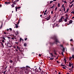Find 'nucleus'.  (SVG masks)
<instances>
[{
    "mask_svg": "<svg viewBox=\"0 0 74 74\" xmlns=\"http://www.w3.org/2000/svg\"><path fill=\"white\" fill-rule=\"evenodd\" d=\"M56 14H55L54 15V18H55V17H56Z\"/></svg>",
    "mask_w": 74,
    "mask_h": 74,
    "instance_id": "ea45409f",
    "label": "nucleus"
},
{
    "mask_svg": "<svg viewBox=\"0 0 74 74\" xmlns=\"http://www.w3.org/2000/svg\"><path fill=\"white\" fill-rule=\"evenodd\" d=\"M46 73V72L43 70L41 71V74H45Z\"/></svg>",
    "mask_w": 74,
    "mask_h": 74,
    "instance_id": "7ed1b4c3",
    "label": "nucleus"
},
{
    "mask_svg": "<svg viewBox=\"0 0 74 74\" xmlns=\"http://www.w3.org/2000/svg\"><path fill=\"white\" fill-rule=\"evenodd\" d=\"M11 6L12 7H15V6L14 5L12 4L11 5Z\"/></svg>",
    "mask_w": 74,
    "mask_h": 74,
    "instance_id": "7c9ffc66",
    "label": "nucleus"
},
{
    "mask_svg": "<svg viewBox=\"0 0 74 74\" xmlns=\"http://www.w3.org/2000/svg\"><path fill=\"white\" fill-rule=\"evenodd\" d=\"M69 58L70 60H71V57H69Z\"/></svg>",
    "mask_w": 74,
    "mask_h": 74,
    "instance_id": "338daca9",
    "label": "nucleus"
},
{
    "mask_svg": "<svg viewBox=\"0 0 74 74\" xmlns=\"http://www.w3.org/2000/svg\"><path fill=\"white\" fill-rule=\"evenodd\" d=\"M65 16L67 17H68V14H65Z\"/></svg>",
    "mask_w": 74,
    "mask_h": 74,
    "instance_id": "f704fd0d",
    "label": "nucleus"
},
{
    "mask_svg": "<svg viewBox=\"0 0 74 74\" xmlns=\"http://www.w3.org/2000/svg\"><path fill=\"white\" fill-rule=\"evenodd\" d=\"M15 33L16 35H18V34H19V32H18V31H17Z\"/></svg>",
    "mask_w": 74,
    "mask_h": 74,
    "instance_id": "ddd939ff",
    "label": "nucleus"
},
{
    "mask_svg": "<svg viewBox=\"0 0 74 74\" xmlns=\"http://www.w3.org/2000/svg\"><path fill=\"white\" fill-rule=\"evenodd\" d=\"M12 40H14V38H12Z\"/></svg>",
    "mask_w": 74,
    "mask_h": 74,
    "instance_id": "8fccbe9b",
    "label": "nucleus"
},
{
    "mask_svg": "<svg viewBox=\"0 0 74 74\" xmlns=\"http://www.w3.org/2000/svg\"><path fill=\"white\" fill-rule=\"evenodd\" d=\"M73 5H74V3H72L70 6H69V7H70V8H71L73 6Z\"/></svg>",
    "mask_w": 74,
    "mask_h": 74,
    "instance_id": "f8f14e48",
    "label": "nucleus"
},
{
    "mask_svg": "<svg viewBox=\"0 0 74 74\" xmlns=\"http://www.w3.org/2000/svg\"><path fill=\"white\" fill-rule=\"evenodd\" d=\"M16 28H18V25H16V26H15Z\"/></svg>",
    "mask_w": 74,
    "mask_h": 74,
    "instance_id": "b1692460",
    "label": "nucleus"
},
{
    "mask_svg": "<svg viewBox=\"0 0 74 74\" xmlns=\"http://www.w3.org/2000/svg\"><path fill=\"white\" fill-rule=\"evenodd\" d=\"M9 30H10V32H11V31L12 30V28H9Z\"/></svg>",
    "mask_w": 74,
    "mask_h": 74,
    "instance_id": "2f4dec72",
    "label": "nucleus"
},
{
    "mask_svg": "<svg viewBox=\"0 0 74 74\" xmlns=\"http://www.w3.org/2000/svg\"><path fill=\"white\" fill-rule=\"evenodd\" d=\"M4 40H5V38L3 37L2 38Z\"/></svg>",
    "mask_w": 74,
    "mask_h": 74,
    "instance_id": "a18cd8bd",
    "label": "nucleus"
},
{
    "mask_svg": "<svg viewBox=\"0 0 74 74\" xmlns=\"http://www.w3.org/2000/svg\"><path fill=\"white\" fill-rule=\"evenodd\" d=\"M54 40L56 42H59V40H58V39L56 38H55Z\"/></svg>",
    "mask_w": 74,
    "mask_h": 74,
    "instance_id": "20e7f679",
    "label": "nucleus"
},
{
    "mask_svg": "<svg viewBox=\"0 0 74 74\" xmlns=\"http://www.w3.org/2000/svg\"><path fill=\"white\" fill-rule=\"evenodd\" d=\"M69 8H68L67 9V10H66V12H68V11H69Z\"/></svg>",
    "mask_w": 74,
    "mask_h": 74,
    "instance_id": "72a5a7b5",
    "label": "nucleus"
},
{
    "mask_svg": "<svg viewBox=\"0 0 74 74\" xmlns=\"http://www.w3.org/2000/svg\"><path fill=\"white\" fill-rule=\"evenodd\" d=\"M11 45V44H10V43H9L8 44V45L9 47H11V45Z\"/></svg>",
    "mask_w": 74,
    "mask_h": 74,
    "instance_id": "f3484780",
    "label": "nucleus"
},
{
    "mask_svg": "<svg viewBox=\"0 0 74 74\" xmlns=\"http://www.w3.org/2000/svg\"><path fill=\"white\" fill-rule=\"evenodd\" d=\"M63 9H64V10H65L66 9H65V7H64L63 8Z\"/></svg>",
    "mask_w": 74,
    "mask_h": 74,
    "instance_id": "0e129e2a",
    "label": "nucleus"
},
{
    "mask_svg": "<svg viewBox=\"0 0 74 74\" xmlns=\"http://www.w3.org/2000/svg\"><path fill=\"white\" fill-rule=\"evenodd\" d=\"M72 58L74 59V55H72Z\"/></svg>",
    "mask_w": 74,
    "mask_h": 74,
    "instance_id": "5fc2aeb1",
    "label": "nucleus"
},
{
    "mask_svg": "<svg viewBox=\"0 0 74 74\" xmlns=\"http://www.w3.org/2000/svg\"><path fill=\"white\" fill-rule=\"evenodd\" d=\"M16 48L18 50H19V47L17 45L16 46Z\"/></svg>",
    "mask_w": 74,
    "mask_h": 74,
    "instance_id": "4be33fe9",
    "label": "nucleus"
},
{
    "mask_svg": "<svg viewBox=\"0 0 74 74\" xmlns=\"http://www.w3.org/2000/svg\"><path fill=\"white\" fill-rule=\"evenodd\" d=\"M39 56L41 57V54H39Z\"/></svg>",
    "mask_w": 74,
    "mask_h": 74,
    "instance_id": "603ef678",
    "label": "nucleus"
},
{
    "mask_svg": "<svg viewBox=\"0 0 74 74\" xmlns=\"http://www.w3.org/2000/svg\"><path fill=\"white\" fill-rule=\"evenodd\" d=\"M49 19H50V18H49L48 17V18H47V21H48L49 20Z\"/></svg>",
    "mask_w": 74,
    "mask_h": 74,
    "instance_id": "c756f323",
    "label": "nucleus"
},
{
    "mask_svg": "<svg viewBox=\"0 0 74 74\" xmlns=\"http://www.w3.org/2000/svg\"><path fill=\"white\" fill-rule=\"evenodd\" d=\"M7 31H9V29H7Z\"/></svg>",
    "mask_w": 74,
    "mask_h": 74,
    "instance_id": "e2e57ef3",
    "label": "nucleus"
},
{
    "mask_svg": "<svg viewBox=\"0 0 74 74\" xmlns=\"http://www.w3.org/2000/svg\"><path fill=\"white\" fill-rule=\"evenodd\" d=\"M44 15H46V13H45H45H44Z\"/></svg>",
    "mask_w": 74,
    "mask_h": 74,
    "instance_id": "69168bd1",
    "label": "nucleus"
},
{
    "mask_svg": "<svg viewBox=\"0 0 74 74\" xmlns=\"http://www.w3.org/2000/svg\"><path fill=\"white\" fill-rule=\"evenodd\" d=\"M16 46H14L13 47L14 48H16Z\"/></svg>",
    "mask_w": 74,
    "mask_h": 74,
    "instance_id": "6e6d98bb",
    "label": "nucleus"
},
{
    "mask_svg": "<svg viewBox=\"0 0 74 74\" xmlns=\"http://www.w3.org/2000/svg\"><path fill=\"white\" fill-rule=\"evenodd\" d=\"M52 20L54 21H53V22H54L55 21V20H54V19H52Z\"/></svg>",
    "mask_w": 74,
    "mask_h": 74,
    "instance_id": "09e8293b",
    "label": "nucleus"
},
{
    "mask_svg": "<svg viewBox=\"0 0 74 74\" xmlns=\"http://www.w3.org/2000/svg\"><path fill=\"white\" fill-rule=\"evenodd\" d=\"M19 0H15V1H14L13 3H15V2H18Z\"/></svg>",
    "mask_w": 74,
    "mask_h": 74,
    "instance_id": "aec40b11",
    "label": "nucleus"
},
{
    "mask_svg": "<svg viewBox=\"0 0 74 74\" xmlns=\"http://www.w3.org/2000/svg\"><path fill=\"white\" fill-rule=\"evenodd\" d=\"M72 69H73V68H74V65L73 64H72V66L71 67Z\"/></svg>",
    "mask_w": 74,
    "mask_h": 74,
    "instance_id": "c85d7f7f",
    "label": "nucleus"
},
{
    "mask_svg": "<svg viewBox=\"0 0 74 74\" xmlns=\"http://www.w3.org/2000/svg\"><path fill=\"white\" fill-rule=\"evenodd\" d=\"M50 55H51V56H52V57H53V56H53V53H50Z\"/></svg>",
    "mask_w": 74,
    "mask_h": 74,
    "instance_id": "9d476101",
    "label": "nucleus"
},
{
    "mask_svg": "<svg viewBox=\"0 0 74 74\" xmlns=\"http://www.w3.org/2000/svg\"><path fill=\"white\" fill-rule=\"evenodd\" d=\"M4 34H7V33H6V32H4Z\"/></svg>",
    "mask_w": 74,
    "mask_h": 74,
    "instance_id": "58836bf2",
    "label": "nucleus"
},
{
    "mask_svg": "<svg viewBox=\"0 0 74 74\" xmlns=\"http://www.w3.org/2000/svg\"><path fill=\"white\" fill-rule=\"evenodd\" d=\"M64 7H65L64 6V4H62V8H64Z\"/></svg>",
    "mask_w": 74,
    "mask_h": 74,
    "instance_id": "a878e982",
    "label": "nucleus"
},
{
    "mask_svg": "<svg viewBox=\"0 0 74 74\" xmlns=\"http://www.w3.org/2000/svg\"><path fill=\"white\" fill-rule=\"evenodd\" d=\"M54 7H55V5H53V6H52L50 8L51 9V8H54Z\"/></svg>",
    "mask_w": 74,
    "mask_h": 74,
    "instance_id": "a211bd4d",
    "label": "nucleus"
},
{
    "mask_svg": "<svg viewBox=\"0 0 74 74\" xmlns=\"http://www.w3.org/2000/svg\"><path fill=\"white\" fill-rule=\"evenodd\" d=\"M51 14H53V11H51Z\"/></svg>",
    "mask_w": 74,
    "mask_h": 74,
    "instance_id": "bb28decb",
    "label": "nucleus"
},
{
    "mask_svg": "<svg viewBox=\"0 0 74 74\" xmlns=\"http://www.w3.org/2000/svg\"><path fill=\"white\" fill-rule=\"evenodd\" d=\"M53 57H52V56H51V58L50 59V60H53Z\"/></svg>",
    "mask_w": 74,
    "mask_h": 74,
    "instance_id": "4468645a",
    "label": "nucleus"
},
{
    "mask_svg": "<svg viewBox=\"0 0 74 74\" xmlns=\"http://www.w3.org/2000/svg\"><path fill=\"white\" fill-rule=\"evenodd\" d=\"M27 40V38H26L25 39V41H26V40Z\"/></svg>",
    "mask_w": 74,
    "mask_h": 74,
    "instance_id": "a19ab883",
    "label": "nucleus"
},
{
    "mask_svg": "<svg viewBox=\"0 0 74 74\" xmlns=\"http://www.w3.org/2000/svg\"><path fill=\"white\" fill-rule=\"evenodd\" d=\"M61 47L62 48V51L63 52H64L65 51V49L63 47V46L62 45H60Z\"/></svg>",
    "mask_w": 74,
    "mask_h": 74,
    "instance_id": "39448f33",
    "label": "nucleus"
},
{
    "mask_svg": "<svg viewBox=\"0 0 74 74\" xmlns=\"http://www.w3.org/2000/svg\"><path fill=\"white\" fill-rule=\"evenodd\" d=\"M20 22V20H18V23H17V25L19 24V22Z\"/></svg>",
    "mask_w": 74,
    "mask_h": 74,
    "instance_id": "473e14b6",
    "label": "nucleus"
},
{
    "mask_svg": "<svg viewBox=\"0 0 74 74\" xmlns=\"http://www.w3.org/2000/svg\"><path fill=\"white\" fill-rule=\"evenodd\" d=\"M61 66H64V65L63 64H61Z\"/></svg>",
    "mask_w": 74,
    "mask_h": 74,
    "instance_id": "37998d69",
    "label": "nucleus"
},
{
    "mask_svg": "<svg viewBox=\"0 0 74 74\" xmlns=\"http://www.w3.org/2000/svg\"><path fill=\"white\" fill-rule=\"evenodd\" d=\"M41 71V70L38 69H36L35 71V73L36 74H38Z\"/></svg>",
    "mask_w": 74,
    "mask_h": 74,
    "instance_id": "f257e3e1",
    "label": "nucleus"
},
{
    "mask_svg": "<svg viewBox=\"0 0 74 74\" xmlns=\"http://www.w3.org/2000/svg\"><path fill=\"white\" fill-rule=\"evenodd\" d=\"M52 2H53V1H50V3H52Z\"/></svg>",
    "mask_w": 74,
    "mask_h": 74,
    "instance_id": "052dcab7",
    "label": "nucleus"
},
{
    "mask_svg": "<svg viewBox=\"0 0 74 74\" xmlns=\"http://www.w3.org/2000/svg\"><path fill=\"white\" fill-rule=\"evenodd\" d=\"M1 45H2V47H4V45H3V43L2 42H1Z\"/></svg>",
    "mask_w": 74,
    "mask_h": 74,
    "instance_id": "393cba45",
    "label": "nucleus"
},
{
    "mask_svg": "<svg viewBox=\"0 0 74 74\" xmlns=\"http://www.w3.org/2000/svg\"><path fill=\"white\" fill-rule=\"evenodd\" d=\"M62 68H63L64 69H66V67H63Z\"/></svg>",
    "mask_w": 74,
    "mask_h": 74,
    "instance_id": "c03bdc74",
    "label": "nucleus"
},
{
    "mask_svg": "<svg viewBox=\"0 0 74 74\" xmlns=\"http://www.w3.org/2000/svg\"><path fill=\"white\" fill-rule=\"evenodd\" d=\"M73 64L72 62H69V66L71 67V66H72Z\"/></svg>",
    "mask_w": 74,
    "mask_h": 74,
    "instance_id": "f03ea898",
    "label": "nucleus"
},
{
    "mask_svg": "<svg viewBox=\"0 0 74 74\" xmlns=\"http://www.w3.org/2000/svg\"><path fill=\"white\" fill-rule=\"evenodd\" d=\"M68 18H69V17H66L64 20V21L66 22L67 21V19H68Z\"/></svg>",
    "mask_w": 74,
    "mask_h": 74,
    "instance_id": "423d86ee",
    "label": "nucleus"
},
{
    "mask_svg": "<svg viewBox=\"0 0 74 74\" xmlns=\"http://www.w3.org/2000/svg\"><path fill=\"white\" fill-rule=\"evenodd\" d=\"M72 19H74V16L72 17Z\"/></svg>",
    "mask_w": 74,
    "mask_h": 74,
    "instance_id": "774afa93",
    "label": "nucleus"
},
{
    "mask_svg": "<svg viewBox=\"0 0 74 74\" xmlns=\"http://www.w3.org/2000/svg\"><path fill=\"white\" fill-rule=\"evenodd\" d=\"M47 10H46L45 11V12H47Z\"/></svg>",
    "mask_w": 74,
    "mask_h": 74,
    "instance_id": "13d9d810",
    "label": "nucleus"
},
{
    "mask_svg": "<svg viewBox=\"0 0 74 74\" xmlns=\"http://www.w3.org/2000/svg\"><path fill=\"white\" fill-rule=\"evenodd\" d=\"M38 69L40 70V71L41 70V68H40V67H39V68H38Z\"/></svg>",
    "mask_w": 74,
    "mask_h": 74,
    "instance_id": "e433bc0d",
    "label": "nucleus"
},
{
    "mask_svg": "<svg viewBox=\"0 0 74 74\" xmlns=\"http://www.w3.org/2000/svg\"><path fill=\"white\" fill-rule=\"evenodd\" d=\"M10 3L8 2H5V4H10Z\"/></svg>",
    "mask_w": 74,
    "mask_h": 74,
    "instance_id": "2eb2a0df",
    "label": "nucleus"
},
{
    "mask_svg": "<svg viewBox=\"0 0 74 74\" xmlns=\"http://www.w3.org/2000/svg\"><path fill=\"white\" fill-rule=\"evenodd\" d=\"M61 53H62V55H63V56L64 55H63V52H61Z\"/></svg>",
    "mask_w": 74,
    "mask_h": 74,
    "instance_id": "79ce46f5",
    "label": "nucleus"
},
{
    "mask_svg": "<svg viewBox=\"0 0 74 74\" xmlns=\"http://www.w3.org/2000/svg\"><path fill=\"white\" fill-rule=\"evenodd\" d=\"M73 3H74V0H73L70 3V4H71Z\"/></svg>",
    "mask_w": 74,
    "mask_h": 74,
    "instance_id": "9b49d317",
    "label": "nucleus"
},
{
    "mask_svg": "<svg viewBox=\"0 0 74 74\" xmlns=\"http://www.w3.org/2000/svg\"><path fill=\"white\" fill-rule=\"evenodd\" d=\"M48 18H49L50 19V18H51V16L50 15H49V17H48Z\"/></svg>",
    "mask_w": 74,
    "mask_h": 74,
    "instance_id": "3c124183",
    "label": "nucleus"
},
{
    "mask_svg": "<svg viewBox=\"0 0 74 74\" xmlns=\"http://www.w3.org/2000/svg\"><path fill=\"white\" fill-rule=\"evenodd\" d=\"M21 8V7H17L16 8V12H17V9H19V8Z\"/></svg>",
    "mask_w": 74,
    "mask_h": 74,
    "instance_id": "6e6552de",
    "label": "nucleus"
},
{
    "mask_svg": "<svg viewBox=\"0 0 74 74\" xmlns=\"http://www.w3.org/2000/svg\"><path fill=\"white\" fill-rule=\"evenodd\" d=\"M15 44H17V45H18V42H15Z\"/></svg>",
    "mask_w": 74,
    "mask_h": 74,
    "instance_id": "4d7b16f0",
    "label": "nucleus"
},
{
    "mask_svg": "<svg viewBox=\"0 0 74 74\" xmlns=\"http://www.w3.org/2000/svg\"><path fill=\"white\" fill-rule=\"evenodd\" d=\"M15 50H16V51H18V50H17V49H15Z\"/></svg>",
    "mask_w": 74,
    "mask_h": 74,
    "instance_id": "680f3d73",
    "label": "nucleus"
},
{
    "mask_svg": "<svg viewBox=\"0 0 74 74\" xmlns=\"http://www.w3.org/2000/svg\"><path fill=\"white\" fill-rule=\"evenodd\" d=\"M68 69L69 70H70V72H71V71H73V69H72L71 68H69Z\"/></svg>",
    "mask_w": 74,
    "mask_h": 74,
    "instance_id": "6ab92c4d",
    "label": "nucleus"
},
{
    "mask_svg": "<svg viewBox=\"0 0 74 74\" xmlns=\"http://www.w3.org/2000/svg\"><path fill=\"white\" fill-rule=\"evenodd\" d=\"M60 3H58V7H60Z\"/></svg>",
    "mask_w": 74,
    "mask_h": 74,
    "instance_id": "412c9836",
    "label": "nucleus"
},
{
    "mask_svg": "<svg viewBox=\"0 0 74 74\" xmlns=\"http://www.w3.org/2000/svg\"><path fill=\"white\" fill-rule=\"evenodd\" d=\"M20 41H23V39H22L21 38H20Z\"/></svg>",
    "mask_w": 74,
    "mask_h": 74,
    "instance_id": "dca6fc26",
    "label": "nucleus"
},
{
    "mask_svg": "<svg viewBox=\"0 0 74 74\" xmlns=\"http://www.w3.org/2000/svg\"><path fill=\"white\" fill-rule=\"evenodd\" d=\"M64 3H66V4H67V2H66V1H64Z\"/></svg>",
    "mask_w": 74,
    "mask_h": 74,
    "instance_id": "bf43d9fd",
    "label": "nucleus"
},
{
    "mask_svg": "<svg viewBox=\"0 0 74 74\" xmlns=\"http://www.w3.org/2000/svg\"><path fill=\"white\" fill-rule=\"evenodd\" d=\"M64 60L65 62H66V58L64 59Z\"/></svg>",
    "mask_w": 74,
    "mask_h": 74,
    "instance_id": "de8ad7c7",
    "label": "nucleus"
},
{
    "mask_svg": "<svg viewBox=\"0 0 74 74\" xmlns=\"http://www.w3.org/2000/svg\"><path fill=\"white\" fill-rule=\"evenodd\" d=\"M70 41H73V39H71L70 40Z\"/></svg>",
    "mask_w": 74,
    "mask_h": 74,
    "instance_id": "864d4df0",
    "label": "nucleus"
},
{
    "mask_svg": "<svg viewBox=\"0 0 74 74\" xmlns=\"http://www.w3.org/2000/svg\"><path fill=\"white\" fill-rule=\"evenodd\" d=\"M73 22V21L71 20H70V21L69 22V23L68 24V25H70L71 23Z\"/></svg>",
    "mask_w": 74,
    "mask_h": 74,
    "instance_id": "1a4fd4ad",
    "label": "nucleus"
},
{
    "mask_svg": "<svg viewBox=\"0 0 74 74\" xmlns=\"http://www.w3.org/2000/svg\"><path fill=\"white\" fill-rule=\"evenodd\" d=\"M63 17L62 16L61 18L60 19V21H59V22H62V20L63 19Z\"/></svg>",
    "mask_w": 74,
    "mask_h": 74,
    "instance_id": "0eeeda50",
    "label": "nucleus"
},
{
    "mask_svg": "<svg viewBox=\"0 0 74 74\" xmlns=\"http://www.w3.org/2000/svg\"><path fill=\"white\" fill-rule=\"evenodd\" d=\"M3 73V74H5V72H3L2 73Z\"/></svg>",
    "mask_w": 74,
    "mask_h": 74,
    "instance_id": "49530a36",
    "label": "nucleus"
},
{
    "mask_svg": "<svg viewBox=\"0 0 74 74\" xmlns=\"http://www.w3.org/2000/svg\"><path fill=\"white\" fill-rule=\"evenodd\" d=\"M10 63H12L13 61L12 60H10Z\"/></svg>",
    "mask_w": 74,
    "mask_h": 74,
    "instance_id": "5701e85b",
    "label": "nucleus"
},
{
    "mask_svg": "<svg viewBox=\"0 0 74 74\" xmlns=\"http://www.w3.org/2000/svg\"><path fill=\"white\" fill-rule=\"evenodd\" d=\"M26 45H27L26 43H25L24 44V46L25 47H26Z\"/></svg>",
    "mask_w": 74,
    "mask_h": 74,
    "instance_id": "cd10ccee",
    "label": "nucleus"
},
{
    "mask_svg": "<svg viewBox=\"0 0 74 74\" xmlns=\"http://www.w3.org/2000/svg\"><path fill=\"white\" fill-rule=\"evenodd\" d=\"M2 42H5V41H4V40H2Z\"/></svg>",
    "mask_w": 74,
    "mask_h": 74,
    "instance_id": "4c0bfd02",
    "label": "nucleus"
},
{
    "mask_svg": "<svg viewBox=\"0 0 74 74\" xmlns=\"http://www.w3.org/2000/svg\"><path fill=\"white\" fill-rule=\"evenodd\" d=\"M57 9H58V7H56L55 9V10L56 11V10H57Z\"/></svg>",
    "mask_w": 74,
    "mask_h": 74,
    "instance_id": "c9c22d12",
    "label": "nucleus"
}]
</instances>
